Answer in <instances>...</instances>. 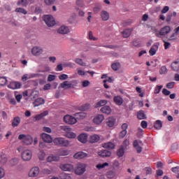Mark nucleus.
Masks as SVG:
<instances>
[{"label":"nucleus","mask_w":179,"mask_h":179,"mask_svg":"<svg viewBox=\"0 0 179 179\" xmlns=\"http://www.w3.org/2000/svg\"><path fill=\"white\" fill-rule=\"evenodd\" d=\"M53 142L55 145H56V146H62L64 148H68V146H69V141L64 138H61V137L55 138L53 140Z\"/></svg>","instance_id":"nucleus-1"},{"label":"nucleus","mask_w":179,"mask_h":179,"mask_svg":"<svg viewBox=\"0 0 179 179\" xmlns=\"http://www.w3.org/2000/svg\"><path fill=\"white\" fill-rule=\"evenodd\" d=\"M43 20L48 27H52L55 26V19L52 15H48L43 16Z\"/></svg>","instance_id":"nucleus-2"},{"label":"nucleus","mask_w":179,"mask_h":179,"mask_svg":"<svg viewBox=\"0 0 179 179\" xmlns=\"http://www.w3.org/2000/svg\"><path fill=\"white\" fill-rule=\"evenodd\" d=\"M171 31V28L170 26H165L162 29H160V31L155 34L156 37L159 38H162V36H166V34H169V33Z\"/></svg>","instance_id":"nucleus-3"},{"label":"nucleus","mask_w":179,"mask_h":179,"mask_svg":"<svg viewBox=\"0 0 179 179\" xmlns=\"http://www.w3.org/2000/svg\"><path fill=\"white\" fill-rule=\"evenodd\" d=\"M64 121L66 124H69V125H73L78 122V120L72 115H66L64 117Z\"/></svg>","instance_id":"nucleus-4"},{"label":"nucleus","mask_w":179,"mask_h":179,"mask_svg":"<svg viewBox=\"0 0 179 179\" xmlns=\"http://www.w3.org/2000/svg\"><path fill=\"white\" fill-rule=\"evenodd\" d=\"M86 171V164H78L75 170L76 174L77 176H82Z\"/></svg>","instance_id":"nucleus-5"},{"label":"nucleus","mask_w":179,"mask_h":179,"mask_svg":"<svg viewBox=\"0 0 179 179\" xmlns=\"http://www.w3.org/2000/svg\"><path fill=\"white\" fill-rule=\"evenodd\" d=\"M40 174V168L38 166L33 167L29 173V177H37Z\"/></svg>","instance_id":"nucleus-6"},{"label":"nucleus","mask_w":179,"mask_h":179,"mask_svg":"<svg viewBox=\"0 0 179 179\" xmlns=\"http://www.w3.org/2000/svg\"><path fill=\"white\" fill-rule=\"evenodd\" d=\"M21 86H22V85L20 84V83L16 82V81L10 82L8 85V89H12L13 90H15L16 89H20Z\"/></svg>","instance_id":"nucleus-7"},{"label":"nucleus","mask_w":179,"mask_h":179,"mask_svg":"<svg viewBox=\"0 0 179 179\" xmlns=\"http://www.w3.org/2000/svg\"><path fill=\"white\" fill-rule=\"evenodd\" d=\"M60 169L63 171H73V166L71 164H61Z\"/></svg>","instance_id":"nucleus-8"},{"label":"nucleus","mask_w":179,"mask_h":179,"mask_svg":"<svg viewBox=\"0 0 179 179\" xmlns=\"http://www.w3.org/2000/svg\"><path fill=\"white\" fill-rule=\"evenodd\" d=\"M31 52L33 55H35V57H38V55H41V54H43V48L35 46L32 48Z\"/></svg>","instance_id":"nucleus-9"},{"label":"nucleus","mask_w":179,"mask_h":179,"mask_svg":"<svg viewBox=\"0 0 179 179\" xmlns=\"http://www.w3.org/2000/svg\"><path fill=\"white\" fill-rule=\"evenodd\" d=\"M23 160L25 162H29L31 159V151L29 150H25L23 152Z\"/></svg>","instance_id":"nucleus-10"},{"label":"nucleus","mask_w":179,"mask_h":179,"mask_svg":"<svg viewBox=\"0 0 179 179\" xmlns=\"http://www.w3.org/2000/svg\"><path fill=\"white\" fill-rule=\"evenodd\" d=\"M113 101L116 104V106H122L124 103V99L120 95L115 96L113 97Z\"/></svg>","instance_id":"nucleus-11"},{"label":"nucleus","mask_w":179,"mask_h":179,"mask_svg":"<svg viewBox=\"0 0 179 179\" xmlns=\"http://www.w3.org/2000/svg\"><path fill=\"white\" fill-rule=\"evenodd\" d=\"M41 138L44 142H46L47 143H51L52 142V137L50 136V134L43 133L41 134Z\"/></svg>","instance_id":"nucleus-12"},{"label":"nucleus","mask_w":179,"mask_h":179,"mask_svg":"<svg viewBox=\"0 0 179 179\" xmlns=\"http://www.w3.org/2000/svg\"><path fill=\"white\" fill-rule=\"evenodd\" d=\"M70 31L69 28L66 26H62L57 30V33L59 34H68Z\"/></svg>","instance_id":"nucleus-13"},{"label":"nucleus","mask_w":179,"mask_h":179,"mask_svg":"<svg viewBox=\"0 0 179 179\" xmlns=\"http://www.w3.org/2000/svg\"><path fill=\"white\" fill-rule=\"evenodd\" d=\"M88 136L87 134H81L78 136V141L81 142V143H86Z\"/></svg>","instance_id":"nucleus-14"},{"label":"nucleus","mask_w":179,"mask_h":179,"mask_svg":"<svg viewBox=\"0 0 179 179\" xmlns=\"http://www.w3.org/2000/svg\"><path fill=\"white\" fill-rule=\"evenodd\" d=\"M45 103V101L43 98H37L35 99V101L33 102L34 107H38L39 106H41Z\"/></svg>","instance_id":"nucleus-15"},{"label":"nucleus","mask_w":179,"mask_h":179,"mask_svg":"<svg viewBox=\"0 0 179 179\" xmlns=\"http://www.w3.org/2000/svg\"><path fill=\"white\" fill-rule=\"evenodd\" d=\"M33 143V138L31 136L23 135V143L24 145H31Z\"/></svg>","instance_id":"nucleus-16"},{"label":"nucleus","mask_w":179,"mask_h":179,"mask_svg":"<svg viewBox=\"0 0 179 179\" xmlns=\"http://www.w3.org/2000/svg\"><path fill=\"white\" fill-rule=\"evenodd\" d=\"M102 148H104L105 149H108L109 150H112V149L115 148V144L112 142L104 143H102Z\"/></svg>","instance_id":"nucleus-17"},{"label":"nucleus","mask_w":179,"mask_h":179,"mask_svg":"<svg viewBox=\"0 0 179 179\" xmlns=\"http://www.w3.org/2000/svg\"><path fill=\"white\" fill-rule=\"evenodd\" d=\"M99 156L101 157H110L111 156V152L106 150H101L98 152Z\"/></svg>","instance_id":"nucleus-18"},{"label":"nucleus","mask_w":179,"mask_h":179,"mask_svg":"<svg viewBox=\"0 0 179 179\" xmlns=\"http://www.w3.org/2000/svg\"><path fill=\"white\" fill-rule=\"evenodd\" d=\"M103 120H104V115H98L93 120L94 124H101V122H103Z\"/></svg>","instance_id":"nucleus-19"},{"label":"nucleus","mask_w":179,"mask_h":179,"mask_svg":"<svg viewBox=\"0 0 179 179\" xmlns=\"http://www.w3.org/2000/svg\"><path fill=\"white\" fill-rule=\"evenodd\" d=\"M100 111L101 113H103V114H106V115H108L111 114V108L109 106H105L101 108Z\"/></svg>","instance_id":"nucleus-20"},{"label":"nucleus","mask_w":179,"mask_h":179,"mask_svg":"<svg viewBox=\"0 0 179 179\" xmlns=\"http://www.w3.org/2000/svg\"><path fill=\"white\" fill-rule=\"evenodd\" d=\"M100 141V136L97 134L90 136V143H96Z\"/></svg>","instance_id":"nucleus-21"},{"label":"nucleus","mask_w":179,"mask_h":179,"mask_svg":"<svg viewBox=\"0 0 179 179\" xmlns=\"http://www.w3.org/2000/svg\"><path fill=\"white\" fill-rule=\"evenodd\" d=\"M48 114V110H45L43 113H41V114L36 115L34 117V120L36 121H40V120H41L42 118H44V117H46V115Z\"/></svg>","instance_id":"nucleus-22"},{"label":"nucleus","mask_w":179,"mask_h":179,"mask_svg":"<svg viewBox=\"0 0 179 179\" xmlns=\"http://www.w3.org/2000/svg\"><path fill=\"white\" fill-rule=\"evenodd\" d=\"M157 50H159V45H153L149 50L150 55H151L152 57L153 55H155L156 52H157Z\"/></svg>","instance_id":"nucleus-23"},{"label":"nucleus","mask_w":179,"mask_h":179,"mask_svg":"<svg viewBox=\"0 0 179 179\" xmlns=\"http://www.w3.org/2000/svg\"><path fill=\"white\" fill-rule=\"evenodd\" d=\"M87 157V155L84 152H78L76 153L73 156L74 159H83Z\"/></svg>","instance_id":"nucleus-24"},{"label":"nucleus","mask_w":179,"mask_h":179,"mask_svg":"<svg viewBox=\"0 0 179 179\" xmlns=\"http://www.w3.org/2000/svg\"><path fill=\"white\" fill-rule=\"evenodd\" d=\"M101 17L102 20H103L104 22H106V20L110 19V14H108V13L106 10H102L101 12Z\"/></svg>","instance_id":"nucleus-25"},{"label":"nucleus","mask_w":179,"mask_h":179,"mask_svg":"<svg viewBox=\"0 0 179 179\" xmlns=\"http://www.w3.org/2000/svg\"><path fill=\"white\" fill-rule=\"evenodd\" d=\"M171 68L175 72H179V59L172 62Z\"/></svg>","instance_id":"nucleus-26"},{"label":"nucleus","mask_w":179,"mask_h":179,"mask_svg":"<svg viewBox=\"0 0 179 179\" xmlns=\"http://www.w3.org/2000/svg\"><path fill=\"white\" fill-rule=\"evenodd\" d=\"M47 160L49 163H51L52 162H58L59 160V157L54 155H50L48 157Z\"/></svg>","instance_id":"nucleus-27"},{"label":"nucleus","mask_w":179,"mask_h":179,"mask_svg":"<svg viewBox=\"0 0 179 179\" xmlns=\"http://www.w3.org/2000/svg\"><path fill=\"white\" fill-rule=\"evenodd\" d=\"M134 29H127L123 31L122 34H123V37L124 38H128V37H129V36H131V33H132V31Z\"/></svg>","instance_id":"nucleus-28"},{"label":"nucleus","mask_w":179,"mask_h":179,"mask_svg":"<svg viewBox=\"0 0 179 179\" xmlns=\"http://www.w3.org/2000/svg\"><path fill=\"white\" fill-rule=\"evenodd\" d=\"M115 119H114V117L108 118L106 124L108 125V127H109V128L113 127V126L115 125Z\"/></svg>","instance_id":"nucleus-29"},{"label":"nucleus","mask_w":179,"mask_h":179,"mask_svg":"<svg viewBox=\"0 0 179 179\" xmlns=\"http://www.w3.org/2000/svg\"><path fill=\"white\" fill-rule=\"evenodd\" d=\"M20 124V117H14V119L13 120L12 122V127H13V128L17 127V125H19Z\"/></svg>","instance_id":"nucleus-30"},{"label":"nucleus","mask_w":179,"mask_h":179,"mask_svg":"<svg viewBox=\"0 0 179 179\" xmlns=\"http://www.w3.org/2000/svg\"><path fill=\"white\" fill-rule=\"evenodd\" d=\"M137 118L138 120H146V115L145 114V111L140 110L137 113Z\"/></svg>","instance_id":"nucleus-31"},{"label":"nucleus","mask_w":179,"mask_h":179,"mask_svg":"<svg viewBox=\"0 0 179 179\" xmlns=\"http://www.w3.org/2000/svg\"><path fill=\"white\" fill-rule=\"evenodd\" d=\"M125 154V148H124L123 146H121L117 150V155L118 157H122Z\"/></svg>","instance_id":"nucleus-32"},{"label":"nucleus","mask_w":179,"mask_h":179,"mask_svg":"<svg viewBox=\"0 0 179 179\" xmlns=\"http://www.w3.org/2000/svg\"><path fill=\"white\" fill-rule=\"evenodd\" d=\"M108 103V101L107 100L102 99L96 103L95 107L96 108H98V107H102L103 106H106V104H107Z\"/></svg>","instance_id":"nucleus-33"},{"label":"nucleus","mask_w":179,"mask_h":179,"mask_svg":"<svg viewBox=\"0 0 179 179\" xmlns=\"http://www.w3.org/2000/svg\"><path fill=\"white\" fill-rule=\"evenodd\" d=\"M111 68L114 71H118V69L121 68V64H120V62L113 63L111 65Z\"/></svg>","instance_id":"nucleus-34"},{"label":"nucleus","mask_w":179,"mask_h":179,"mask_svg":"<svg viewBox=\"0 0 179 179\" xmlns=\"http://www.w3.org/2000/svg\"><path fill=\"white\" fill-rule=\"evenodd\" d=\"M154 127L156 129H161L163 127V123L160 120H157L154 124Z\"/></svg>","instance_id":"nucleus-35"},{"label":"nucleus","mask_w":179,"mask_h":179,"mask_svg":"<svg viewBox=\"0 0 179 179\" xmlns=\"http://www.w3.org/2000/svg\"><path fill=\"white\" fill-rule=\"evenodd\" d=\"M61 179H71V174L66 173H62L59 176Z\"/></svg>","instance_id":"nucleus-36"},{"label":"nucleus","mask_w":179,"mask_h":179,"mask_svg":"<svg viewBox=\"0 0 179 179\" xmlns=\"http://www.w3.org/2000/svg\"><path fill=\"white\" fill-rule=\"evenodd\" d=\"M75 115L79 120H83V118H85L87 115L85 113L81 112V113H76Z\"/></svg>","instance_id":"nucleus-37"},{"label":"nucleus","mask_w":179,"mask_h":179,"mask_svg":"<svg viewBox=\"0 0 179 179\" xmlns=\"http://www.w3.org/2000/svg\"><path fill=\"white\" fill-rule=\"evenodd\" d=\"M106 177H107V178H109V179L114 178V177H115V172H114L113 171H108L106 173Z\"/></svg>","instance_id":"nucleus-38"},{"label":"nucleus","mask_w":179,"mask_h":179,"mask_svg":"<svg viewBox=\"0 0 179 179\" xmlns=\"http://www.w3.org/2000/svg\"><path fill=\"white\" fill-rule=\"evenodd\" d=\"M66 138H69L70 139H75V138H76V134L69 131L68 133L66 134Z\"/></svg>","instance_id":"nucleus-39"},{"label":"nucleus","mask_w":179,"mask_h":179,"mask_svg":"<svg viewBox=\"0 0 179 179\" xmlns=\"http://www.w3.org/2000/svg\"><path fill=\"white\" fill-rule=\"evenodd\" d=\"M108 166V162H105L103 164H98L96 166V168L98 169V170H101V169H104V167H107Z\"/></svg>","instance_id":"nucleus-40"},{"label":"nucleus","mask_w":179,"mask_h":179,"mask_svg":"<svg viewBox=\"0 0 179 179\" xmlns=\"http://www.w3.org/2000/svg\"><path fill=\"white\" fill-rule=\"evenodd\" d=\"M30 97L31 100L37 99V97H38V91H33L30 94Z\"/></svg>","instance_id":"nucleus-41"},{"label":"nucleus","mask_w":179,"mask_h":179,"mask_svg":"<svg viewBox=\"0 0 179 179\" xmlns=\"http://www.w3.org/2000/svg\"><path fill=\"white\" fill-rule=\"evenodd\" d=\"M8 83V80L6 77H0V86H5Z\"/></svg>","instance_id":"nucleus-42"},{"label":"nucleus","mask_w":179,"mask_h":179,"mask_svg":"<svg viewBox=\"0 0 179 179\" xmlns=\"http://www.w3.org/2000/svg\"><path fill=\"white\" fill-rule=\"evenodd\" d=\"M90 108V104L89 103H85L80 107V110H81V111H86V110H89Z\"/></svg>","instance_id":"nucleus-43"},{"label":"nucleus","mask_w":179,"mask_h":179,"mask_svg":"<svg viewBox=\"0 0 179 179\" xmlns=\"http://www.w3.org/2000/svg\"><path fill=\"white\" fill-rule=\"evenodd\" d=\"M162 89H163V85H157L155 88L154 93L155 94H159Z\"/></svg>","instance_id":"nucleus-44"},{"label":"nucleus","mask_w":179,"mask_h":179,"mask_svg":"<svg viewBox=\"0 0 179 179\" xmlns=\"http://www.w3.org/2000/svg\"><path fill=\"white\" fill-rule=\"evenodd\" d=\"M75 62L78 65H80V66H86V64L83 62L82 59H76Z\"/></svg>","instance_id":"nucleus-45"},{"label":"nucleus","mask_w":179,"mask_h":179,"mask_svg":"<svg viewBox=\"0 0 179 179\" xmlns=\"http://www.w3.org/2000/svg\"><path fill=\"white\" fill-rule=\"evenodd\" d=\"M167 72V67L166 66H162L159 70L160 75H164Z\"/></svg>","instance_id":"nucleus-46"},{"label":"nucleus","mask_w":179,"mask_h":179,"mask_svg":"<svg viewBox=\"0 0 179 179\" xmlns=\"http://www.w3.org/2000/svg\"><path fill=\"white\" fill-rule=\"evenodd\" d=\"M163 43H164V50H169V48H170V47H171V43H170V42H167V41L163 40Z\"/></svg>","instance_id":"nucleus-47"},{"label":"nucleus","mask_w":179,"mask_h":179,"mask_svg":"<svg viewBox=\"0 0 179 179\" xmlns=\"http://www.w3.org/2000/svg\"><path fill=\"white\" fill-rule=\"evenodd\" d=\"M29 3H34V0H23V6H27Z\"/></svg>","instance_id":"nucleus-48"},{"label":"nucleus","mask_w":179,"mask_h":179,"mask_svg":"<svg viewBox=\"0 0 179 179\" xmlns=\"http://www.w3.org/2000/svg\"><path fill=\"white\" fill-rule=\"evenodd\" d=\"M56 0H44V2L45 5H48V6L51 5H54V3L55 2Z\"/></svg>","instance_id":"nucleus-49"},{"label":"nucleus","mask_w":179,"mask_h":179,"mask_svg":"<svg viewBox=\"0 0 179 179\" xmlns=\"http://www.w3.org/2000/svg\"><path fill=\"white\" fill-rule=\"evenodd\" d=\"M127 130H122L119 134V138H120L121 139H122V138H125V136L127 135Z\"/></svg>","instance_id":"nucleus-50"},{"label":"nucleus","mask_w":179,"mask_h":179,"mask_svg":"<svg viewBox=\"0 0 179 179\" xmlns=\"http://www.w3.org/2000/svg\"><path fill=\"white\" fill-rule=\"evenodd\" d=\"M69 154V152H68V150H61L59 152V156H68Z\"/></svg>","instance_id":"nucleus-51"},{"label":"nucleus","mask_w":179,"mask_h":179,"mask_svg":"<svg viewBox=\"0 0 179 179\" xmlns=\"http://www.w3.org/2000/svg\"><path fill=\"white\" fill-rule=\"evenodd\" d=\"M38 157L40 160H44V158L45 157V153H44L43 151H41L38 153Z\"/></svg>","instance_id":"nucleus-52"},{"label":"nucleus","mask_w":179,"mask_h":179,"mask_svg":"<svg viewBox=\"0 0 179 179\" xmlns=\"http://www.w3.org/2000/svg\"><path fill=\"white\" fill-rule=\"evenodd\" d=\"M69 76L66 74H62L59 76V79L60 80H66L68 79Z\"/></svg>","instance_id":"nucleus-53"},{"label":"nucleus","mask_w":179,"mask_h":179,"mask_svg":"<svg viewBox=\"0 0 179 179\" xmlns=\"http://www.w3.org/2000/svg\"><path fill=\"white\" fill-rule=\"evenodd\" d=\"M88 36H89L90 40H93L94 41H96V40H97V38H96L93 36V32H92V31H89Z\"/></svg>","instance_id":"nucleus-54"},{"label":"nucleus","mask_w":179,"mask_h":179,"mask_svg":"<svg viewBox=\"0 0 179 179\" xmlns=\"http://www.w3.org/2000/svg\"><path fill=\"white\" fill-rule=\"evenodd\" d=\"M62 131H65L66 134H68V132H71V128L68 126H62Z\"/></svg>","instance_id":"nucleus-55"},{"label":"nucleus","mask_w":179,"mask_h":179,"mask_svg":"<svg viewBox=\"0 0 179 179\" xmlns=\"http://www.w3.org/2000/svg\"><path fill=\"white\" fill-rule=\"evenodd\" d=\"M162 93L164 96H170V93H171L169 90L166 88L162 90Z\"/></svg>","instance_id":"nucleus-56"},{"label":"nucleus","mask_w":179,"mask_h":179,"mask_svg":"<svg viewBox=\"0 0 179 179\" xmlns=\"http://www.w3.org/2000/svg\"><path fill=\"white\" fill-rule=\"evenodd\" d=\"M175 83L174 82H171L166 84V87L167 89H173L174 87Z\"/></svg>","instance_id":"nucleus-57"},{"label":"nucleus","mask_w":179,"mask_h":179,"mask_svg":"<svg viewBox=\"0 0 179 179\" xmlns=\"http://www.w3.org/2000/svg\"><path fill=\"white\" fill-rule=\"evenodd\" d=\"M141 125L142 127V128H143L144 129H145V128H148V122L143 120L141 123Z\"/></svg>","instance_id":"nucleus-58"},{"label":"nucleus","mask_w":179,"mask_h":179,"mask_svg":"<svg viewBox=\"0 0 179 179\" xmlns=\"http://www.w3.org/2000/svg\"><path fill=\"white\" fill-rule=\"evenodd\" d=\"M5 177V170L3 169L0 168V179L3 178Z\"/></svg>","instance_id":"nucleus-59"},{"label":"nucleus","mask_w":179,"mask_h":179,"mask_svg":"<svg viewBox=\"0 0 179 179\" xmlns=\"http://www.w3.org/2000/svg\"><path fill=\"white\" fill-rule=\"evenodd\" d=\"M48 82H52V80H55V76L54 75H49L48 77Z\"/></svg>","instance_id":"nucleus-60"},{"label":"nucleus","mask_w":179,"mask_h":179,"mask_svg":"<svg viewBox=\"0 0 179 179\" xmlns=\"http://www.w3.org/2000/svg\"><path fill=\"white\" fill-rule=\"evenodd\" d=\"M90 85V81L89 80H84L83 81V87H87Z\"/></svg>","instance_id":"nucleus-61"},{"label":"nucleus","mask_w":179,"mask_h":179,"mask_svg":"<svg viewBox=\"0 0 179 179\" xmlns=\"http://www.w3.org/2000/svg\"><path fill=\"white\" fill-rule=\"evenodd\" d=\"M168 10H170V7L166 6L164 7L161 12L162 13H167Z\"/></svg>","instance_id":"nucleus-62"},{"label":"nucleus","mask_w":179,"mask_h":179,"mask_svg":"<svg viewBox=\"0 0 179 179\" xmlns=\"http://www.w3.org/2000/svg\"><path fill=\"white\" fill-rule=\"evenodd\" d=\"M133 45H134V47H141V43H139V41L134 40L133 41Z\"/></svg>","instance_id":"nucleus-63"},{"label":"nucleus","mask_w":179,"mask_h":179,"mask_svg":"<svg viewBox=\"0 0 179 179\" xmlns=\"http://www.w3.org/2000/svg\"><path fill=\"white\" fill-rule=\"evenodd\" d=\"M171 171H173V173H175L176 174H177V173H179V166H176L171 169Z\"/></svg>","instance_id":"nucleus-64"}]
</instances>
